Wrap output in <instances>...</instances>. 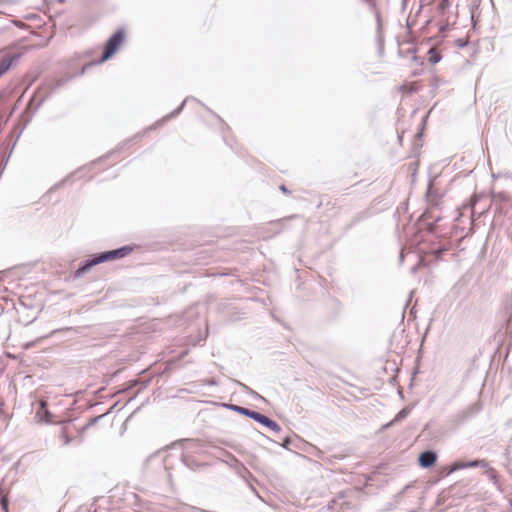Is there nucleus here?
<instances>
[{"label": "nucleus", "mask_w": 512, "mask_h": 512, "mask_svg": "<svg viewBox=\"0 0 512 512\" xmlns=\"http://www.w3.org/2000/svg\"><path fill=\"white\" fill-rule=\"evenodd\" d=\"M481 410V405L474 403L466 407L465 409L457 412L452 417V423L454 426H460L464 424L468 419L476 415Z\"/></svg>", "instance_id": "nucleus-4"}, {"label": "nucleus", "mask_w": 512, "mask_h": 512, "mask_svg": "<svg viewBox=\"0 0 512 512\" xmlns=\"http://www.w3.org/2000/svg\"><path fill=\"white\" fill-rule=\"evenodd\" d=\"M237 384H238V385H239L243 390H245V391H247V392H249V393H254V391H253L251 388H249L247 385H245V384H243V383H241V382H239V381H237Z\"/></svg>", "instance_id": "nucleus-31"}, {"label": "nucleus", "mask_w": 512, "mask_h": 512, "mask_svg": "<svg viewBox=\"0 0 512 512\" xmlns=\"http://www.w3.org/2000/svg\"><path fill=\"white\" fill-rule=\"evenodd\" d=\"M62 183H63V181L58 183V184H56L54 187H52V189H56V188L60 187L62 185Z\"/></svg>", "instance_id": "nucleus-39"}, {"label": "nucleus", "mask_w": 512, "mask_h": 512, "mask_svg": "<svg viewBox=\"0 0 512 512\" xmlns=\"http://www.w3.org/2000/svg\"><path fill=\"white\" fill-rule=\"evenodd\" d=\"M410 411L411 409L409 407H404L403 409H401L395 416L394 418L389 422L387 423L386 425L383 426L384 429L386 428H389L391 426H393L394 424L402 421L403 419H405L409 414H410Z\"/></svg>", "instance_id": "nucleus-13"}, {"label": "nucleus", "mask_w": 512, "mask_h": 512, "mask_svg": "<svg viewBox=\"0 0 512 512\" xmlns=\"http://www.w3.org/2000/svg\"><path fill=\"white\" fill-rule=\"evenodd\" d=\"M180 460L187 468L191 470H195L199 466L195 459L190 456H186L183 453L180 455Z\"/></svg>", "instance_id": "nucleus-17"}, {"label": "nucleus", "mask_w": 512, "mask_h": 512, "mask_svg": "<svg viewBox=\"0 0 512 512\" xmlns=\"http://www.w3.org/2000/svg\"><path fill=\"white\" fill-rule=\"evenodd\" d=\"M208 384L209 385H217V381L214 378H212V379L208 380Z\"/></svg>", "instance_id": "nucleus-37"}, {"label": "nucleus", "mask_w": 512, "mask_h": 512, "mask_svg": "<svg viewBox=\"0 0 512 512\" xmlns=\"http://www.w3.org/2000/svg\"><path fill=\"white\" fill-rule=\"evenodd\" d=\"M134 250L132 245H124L116 249L100 252L102 262H108L116 259H121L129 255Z\"/></svg>", "instance_id": "nucleus-6"}, {"label": "nucleus", "mask_w": 512, "mask_h": 512, "mask_svg": "<svg viewBox=\"0 0 512 512\" xmlns=\"http://www.w3.org/2000/svg\"><path fill=\"white\" fill-rule=\"evenodd\" d=\"M61 438L63 439V443L64 445H69L73 438L70 437L67 433H65L64 431L61 433Z\"/></svg>", "instance_id": "nucleus-27"}, {"label": "nucleus", "mask_w": 512, "mask_h": 512, "mask_svg": "<svg viewBox=\"0 0 512 512\" xmlns=\"http://www.w3.org/2000/svg\"><path fill=\"white\" fill-rule=\"evenodd\" d=\"M225 456L227 457L226 460H224L231 468L234 470H241L244 471L242 468V462H240L233 454H231L228 451H224Z\"/></svg>", "instance_id": "nucleus-16"}, {"label": "nucleus", "mask_w": 512, "mask_h": 512, "mask_svg": "<svg viewBox=\"0 0 512 512\" xmlns=\"http://www.w3.org/2000/svg\"><path fill=\"white\" fill-rule=\"evenodd\" d=\"M253 481H254V480H250L249 482H247V485L249 486V488L251 489V491H252L254 494H256L257 496H259V495H258V493H257L256 488L253 486Z\"/></svg>", "instance_id": "nucleus-32"}, {"label": "nucleus", "mask_w": 512, "mask_h": 512, "mask_svg": "<svg viewBox=\"0 0 512 512\" xmlns=\"http://www.w3.org/2000/svg\"><path fill=\"white\" fill-rule=\"evenodd\" d=\"M134 250L132 245H124L116 249L100 252L102 262H108L116 259H121L129 255Z\"/></svg>", "instance_id": "nucleus-5"}, {"label": "nucleus", "mask_w": 512, "mask_h": 512, "mask_svg": "<svg viewBox=\"0 0 512 512\" xmlns=\"http://www.w3.org/2000/svg\"><path fill=\"white\" fill-rule=\"evenodd\" d=\"M446 250H447L446 247L441 246V247H438V248L432 250L431 254H433L436 259H440Z\"/></svg>", "instance_id": "nucleus-24"}, {"label": "nucleus", "mask_w": 512, "mask_h": 512, "mask_svg": "<svg viewBox=\"0 0 512 512\" xmlns=\"http://www.w3.org/2000/svg\"><path fill=\"white\" fill-rule=\"evenodd\" d=\"M125 39V29L123 27L118 28L105 42L102 56L96 63L101 64L111 59L120 49Z\"/></svg>", "instance_id": "nucleus-1"}, {"label": "nucleus", "mask_w": 512, "mask_h": 512, "mask_svg": "<svg viewBox=\"0 0 512 512\" xmlns=\"http://www.w3.org/2000/svg\"><path fill=\"white\" fill-rule=\"evenodd\" d=\"M416 271H417V266H413V267L411 268V272H412V273H415Z\"/></svg>", "instance_id": "nucleus-40"}, {"label": "nucleus", "mask_w": 512, "mask_h": 512, "mask_svg": "<svg viewBox=\"0 0 512 512\" xmlns=\"http://www.w3.org/2000/svg\"><path fill=\"white\" fill-rule=\"evenodd\" d=\"M20 58V54H7L0 59V78L10 70L13 64H15Z\"/></svg>", "instance_id": "nucleus-11"}, {"label": "nucleus", "mask_w": 512, "mask_h": 512, "mask_svg": "<svg viewBox=\"0 0 512 512\" xmlns=\"http://www.w3.org/2000/svg\"><path fill=\"white\" fill-rule=\"evenodd\" d=\"M404 257H405L404 256V251L401 250L400 254H399V262H400V264H402L404 262Z\"/></svg>", "instance_id": "nucleus-36"}, {"label": "nucleus", "mask_w": 512, "mask_h": 512, "mask_svg": "<svg viewBox=\"0 0 512 512\" xmlns=\"http://www.w3.org/2000/svg\"><path fill=\"white\" fill-rule=\"evenodd\" d=\"M421 220L423 221V225L427 228L429 232L434 231L435 223L441 220V216L435 215L433 210H426L421 215Z\"/></svg>", "instance_id": "nucleus-12"}, {"label": "nucleus", "mask_w": 512, "mask_h": 512, "mask_svg": "<svg viewBox=\"0 0 512 512\" xmlns=\"http://www.w3.org/2000/svg\"><path fill=\"white\" fill-rule=\"evenodd\" d=\"M44 95L45 94L42 95V88H39L33 93L32 97L29 99V101L26 105L25 111H24V115H27V122H29L32 119V117L34 116V114L36 113V112H33L34 108L37 105L38 101Z\"/></svg>", "instance_id": "nucleus-9"}, {"label": "nucleus", "mask_w": 512, "mask_h": 512, "mask_svg": "<svg viewBox=\"0 0 512 512\" xmlns=\"http://www.w3.org/2000/svg\"><path fill=\"white\" fill-rule=\"evenodd\" d=\"M181 445L183 446L184 449H196L197 447H199L201 445L200 441L199 440H196V439H183L181 440Z\"/></svg>", "instance_id": "nucleus-19"}, {"label": "nucleus", "mask_w": 512, "mask_h": 512, "mask_svg": "<svg viewBox=\"0 0 512 512\" xmlns=\"http://www.w3.org/2000/svg\"><path fill=\"white\" fill-rule=\"evenodd\" d=\"M251 419L274 432L281 431V427L276 421L258 411L254 412Z\"/></svg>", "instance_id": "nucleus-8"}, {"label": "nucleus", "mask_w": 512, "mask_h": 512, "mask_svg": "<svg viewBox=\"0 0 512 512\" xmlns=\"http://www.w3.org/2000/svg\"><path fill=\"white\" fill-rule=\"evenodd\" d=\"M143 135H144V133H143V134L138 133V134H136V135L134 136V138H133V139H140L141 137H143Z\"/></svg>", "instance_id": "nucleus-38"}, {"label": "nucleus", "mask_w": 512, "mask_h": 512, "mask_svg": "<svg viewBox=\"0 0 512 512\" xmlns=\"http://www.w3.org/2000/svg\"><path fill=\"white\" fill-rule=\"evenodd\" d=\"M465 463L466 462H462V461H455V462H453L450 465L449 473H452V472L460 470V469H465L466 468Z\"/></svg>", "instance_id": "nucleus-23"}, {"label": "nucleus", "mask_w": 512, "mask_h": 512, "mask_svg": "<svg viewBox=\"0 0 512 512\" xmlns=\"http://www.w3.org/2000/svg\"><path fill=\"white\" fill-rule=\"evenodd\" d=\"M0 506L3 512H9V500L6 495L0 490Z\"/></svg>", "instance_id": "nucleus-21"}, {"label": "nucleus", "mask_w": 512, "mask_h": 512, "mask_svg": "<svg viewBox=\"0 0 512 512\" xmlns=\"http://www.w3.org/2000/svg\"><path fill=\"white\" fill-rule=\"evenodd\" d=\"M279 189H280V191H282L285 194H289L290 193V191L288 190V188L284 184L280 185Z\"/></svg>", "instance_id": "nucleus-34"}, {"label": "nucleus", "mask_w": 512, "mask_h": 512, "mask_svg": "<svg viewBox=\"0 0 512 512\" xmlns=\"http://www.w3.org/2000/svg\"><path fill=\"white\" fill-rule=\"evenodd\" d=\"M486 474L487 476L489 477V479L491 481H493L494 484L497 483V472L495 469L493 468H489L487 471H486Z\"/></svg>", "instance_id": "nucleus-25"}, {"label": "nucleus", "mask_w": 512, "mask_h": 512, "mask_svg": "<svg viewBox=\"0 0 512 512\" xmlns=\"http://www.w3.org/2000/svg\"><path fill=\"white\" fill-rule=\"evenodd\" d=\"M427 202L430 206H437L439 202V195L434 191L432 182L430 181L428 184L427 192H426Z\"/></svg>", "instance_id": "nucleus-15"}, {"label": "nucleus", "mask_w": 512, "mask_h": 512, "mask_svg": "<svg viewBox=\"0 0 512 512\" xmlns=\"http://www.w3.org/2000/svg\"><path fill=\"white\" fill-rule=\"evenodd\" d=\"M224 407L228 408L229 410H232V411H235L241 415H244L248 418H252L255 410H251L249 408H246V407H242V406H238V405H235V404H224L223 405Z\"/></svg>", "instance_id": "nucleus-14"}, {"label": "nucleus", "mask_w": 512, "mask_h": 512, "mask_svg": "<svg viewBox=\"0 0 512 512\" xmlns=\"http://www.w3.org/2000/svg\"><path fill=\"white\" fill-rule=\"evenodd\" d=\"M478 467H481V468H487L488 467V462L486 460H478Z\"/></svg>", "instance_id": "nucleus-33"}, {"label": "nucleus", "mask_w": 512, "mask_h": 512, "mask_svg": "<svg viewBox=\"0 0 512 512\" xmlns=\"http://www.w3.org/2000/svg\"><path fill=\"white\" fill-rule=\"evenodd\" d=\"M109 412L105 413V414H102V415H99V416H95L93 418H91L89 420V422L87 423L86 427H91L93 425H95L101 418H103L105 415H107Z\"/></svg>", "instance_id": "nucleus-26"}, {"label": "nucleus", "mask_w": 512, "mask_h": 512, "mask_svg": "<svg viewBox=\"0 0 512 512\" xmlns=\"http://www.w3.org/2000/svg\"><path fill=\"white\" fill-rule=\"evenodd\" d=\"M291 443H292V439L289 436H287V437L283 438L281 446L283 448L288 449L289 446L291 445Z\"/></svg>", "instance_id": "nucleus-28"}, {"label": "nucleus", "mask_w": 512, "mask_h": 512, "mask_svg": "<svg viewBox=\"0 0 512 512\" xmlns=\"http://www.w3.org/2000/svg\"><path fill=\"white\" fill-rule=\"evenodd\" d=\"M163 464H164V468H165L166 470L170 469V461H169V457H167L166 459H164Z\"/></svg>", "instance_id": "nucleus-35"}, {"label": "nucleus", "mask_w": 512, "mask_h": 512, "mask_svg": "<svg viewBox=\"0 0 512 512\" xmlns=\"http://www.w3.org/2000/svg\"><path fill=\"white\" fill-rule=\"evenodd\" d=\"M437 453L433 450H426L420 453L418 463L422 468H430L437 461Z\"/></svg>", "instance_id": "nucleus-10"}, {"label": "nucleus", "mask_w": 512, "mask_h": 512, "mask_svg": "<svg viewBox=\"0 0 512 512\" xmlns=\"http://www.w3.org/2000/svg\"><path fill=\"white\" fill-rule=\"evenodd\" d=\"M242 468L244 471L235 470L239 477H241L246 483L249 482L250 480H255L253 474L245 467L244 464H242Z\"/></svg>", "instance_id": "nucleus-20"}, {"label": "nucleus", "mask_w": 512, "mask_h": 512, "mask_svg": "<svg viewBox=\"0 0 512 512\" xmlns=\"http://www.w3.org/2000/svg\"><path fill=\"white\" fill-rule=\"evenodd\" d=\"M65 0H58V2L63 3Z\"/></svg>", "instance_id": "nucleus-42"}, {"label": "nucleus", "mask_w": 512, "mask_h": 512, "mask_svg": "<svg viewBox=\"0 0 512 512\" xmlns=\"http://www.w3.org/2000/svg\"><path fill=\"white\" fill-rule=\"evenodd\" d=\"M417 137H421L422 136V132H419L416 134Z\"/></svg>", "instance_id": "nucleus-41"}, {"label": "nucleus", "mask_w": 512, "mask_h": 512, "mask_svg": "<svg viewBox=\"0 0 512 512\" xmlns=\"http://www.w3.org/2000/svg\"><path fill=\"white\" fill-rule=\"evenodd\" d=\"M450 7V0H440L437 6V9L440 14L444 15V13Z\"/></svg>", "instance_id": "nucleus-22"}, {"label": "nucleus", "mask_w": 512, "mask_h": 512, "mask_svg": "<svg viewBox=\"0 0 512 512\" xmlns=\"http://www.w3.org/2000/svg\"><path fill=\"white\" fill-rule=\"evenodd\" d=\"M190 100L196 101V99L193 98V97H187L186 99H184V101L175 110H173L171 113H169V114L165 115L164 117H162L154 125H152L149 128H147V130L144 133H146L147 131L156 129V128L160 127L161 125H163L164 123H166L167 121H169L170 119L175 118L176 116H178L182 112V110L184 109L186 103L188 101H190Z\"/></svg>", "instance_id": "nucleus-7"}, {"label": "nucleus", "mask_w": 512, "mask_h": 512, "mask_svg": "<svg viewBox=\"0 0 512 512\" xmlns=\"http://www.w3.org/2000/svg\"><path fill=\"white\" fill-rule=\"evenodd\" d=\"M478 464H479L478 459H475V460L466 462L465 466H466V468H475V467H478Z\"/></svg>", "instance_id": "nucleus-29"}, {"label": "nucleus", "mask_w": 512, "mask_h": 512, "mask_svg": "<svg viewBox=\"0 0 512 512\" xmlns=\"http://www.w3.org/2000/svg\"><path fill=\"white\" fill-rule=\"evenodd\" d=\"M449 29H450V25H449L448 23H446V24H442V25L439 27V32H440V33H445V32H447Z\"/></svg>", "instance_id": "nucleus-30"}, {"label": "nucleus", "mask_w": 512, "mask_h": 512, "mask_svg": "<svg viewBox=\"0 0 512 512\" xmlns=\"http://www.w3.org/2000/svg\"><path fill=\"white\" fill-rule=\"evenodd\" d=\"M103 263L99 253L92 254L89 258L83 260L78 265V268L73 272V278H81L84 274L89 272L93 267Z\"/></svg>", "instance_id": "nucleus-3"}, {"label": "nucleus", "mask_w": 512, "mask_h": 512, "mask_svg": "<svg viewBox=\"0 0 512 512\" xmlns=\"http://www.w3.org/2000/svg\"><path fill=\"white\" fill-rule=\"evenodd\" d=\"M95 63L94 62H90V63H87L85 64L81 70L76 73V74H66L64 76H61L57 79H55L52 83H49V84H46V88H48V92L45 93V95L38 101L37 105L35 106L34 108V111L33 112H36L42 105L43 103L59 88L65 86L70 80H72L73 78H75L76 76H81L85 73L86 69L88 67H91L93 66Z\"/></svg>", "instance_id": "nucleus-2"}, {"label": "nucleus", "mask_w": 512, "mask_h": 512, "mask_svg": "<svg viewBox=\"0 0 512 512\" xmlns=\"http://www.w3.org/2000/svg\"><path fill=\"white\" fill-rule=\"evenodd\" d=\"M428 56H429V58H428L429 62L433 65L439 63L442 59L440 52L435 48L429 49Z\"/></svg>", "instance_id": "nucleus-18"}]
</instances>
